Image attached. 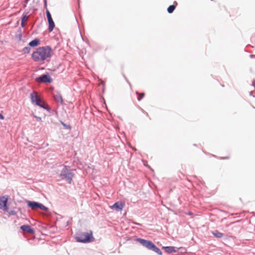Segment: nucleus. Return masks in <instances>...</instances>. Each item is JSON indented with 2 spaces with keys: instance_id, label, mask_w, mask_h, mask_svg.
Returning <instances> with one entry per match:
<instances>
[{
  "instance_id": "f257e3e1",
  "label": "nucleus",
  "mask_w": 255,
  "mask_h": 255,
  "mask_svg": "<svg viewBox=\"0 0 255 255\" xmlns=\"http://www.w3.org/2000/svg\"><path fill=\"white\" fill-rule=\"evenodd\" d=\"M51 48L49 46L39 47L34 51L31 55L32 60L36 62H43L51 56Z\"/></svg>"
},
{
  "instance_id": "f03ea898",
  "label": "nucleus",
  "mask_w": 255,
  "mask_h": 255,
  "mask_svg": "<svg viewBox=\"0 0 255 255\" xmlns=\"http://www.w3.org/2000/svg\"><path fill=\"white\" fill-rule=\"evenodd\" d=\"M136 241L147 249L152 251L159 255H162V252L151 241L141 238H137Z\"/></svg>"
},
{
  "instance_id": "7ed1b4c3",
  "label": "nucleus",
  "mask_w": 255,
  "mask_h": 255,
  "mask_svg": "<svg viewBox=\"0 0 255 255\" xmlns=\"http://www.w3.org/2000/svg\"><path fill=\"white\" fill-rule=\"evenodd\" d=\"M75 239L77 242L83 243H91L94 241L92 231L89 233L82 232L77 234Z\"/></svg>"
},
{
  "instance_id": "20e7f679",
  "label": "nucleus",
  "mask_w": 255,
  "mask_h": 255,
  "mask_svg": "<svg viewBox=\"0 0 255 255\" xmlns=\"http://www.w3.org/2000/svg\"><path fill=\"white\" fill-rule=\"evenodd\" d=\"M61 171L59 177L62 180H66L69 184H71L72 181V178L74 176V173L72 170L68 169L66 165H61Z\"/></svg>"
},
{
  "instance_id": "39448f33",
  "label": "nucleus",
  "mask_w": 255,
  "mask_h": 255,
  "mask_svg": "<svg viewBox=\"0 0 255 255\" xmlns=\"http://www.w3.org/2000/svg\"><path fill=\"white\" fill-rule=\"evenodd\" d=\"M30 99L32 103H34L39 107L49 111V108L48 106L37 96L36 92H33L30 94Z\"/></svg>"
},
{
  "instance_id": "423d86ee",
  "label": "nucleus",
  "mask_w": 255,
  "mask_h": 255,
  "mask_svg": "<svg viewBox=\"0 0 255 255\" xmlns=\"http://www.w3.org/2000/svg\"><path fill=\"white\" fill-rule=\"evenodd\" d=\"M27 206L32 210L40 209L45 211H47L48 210V208L42 204L34 201H28Z\"/></svg>"
},
{
  "instance_id": "0eeeda50",
  "label": "nucleus",
  "mask_w": 255,
  "mask_h": 255,
  "mask_svg": "<svg viewBox=\"0 0 255 255\" xmlns=\"http://www.w3.org/2000/svg\"><path fill=\"white\" fill-rule=\"evenodd\" d=\"M35 80L38 83H50L52 82V79L48 74H43L37 77Z\"/></svg>"
},
{
  "instance_id": "6e6552de",
  "label": "nucleus",
  "mask_w": 255,
  "mask_h": 255,
  "mask_svg": "<svg viewBox=\"0 0 255 255\" xmlns=\"http://www.w3.org/2000/svg\"><path fill=\"white\" fill-rule=\"evenodd\" d=\"M7 201V197L5 196L0 197V209H2L4 211H8Z\"/></svg>"
},
{
  "instance_id": "1a4fd4ad",
  "label": "nucleus",
  "mask_w": 255,
  "mask_h": 255,
  "mask_svg": "<svg viewBox=\"0 0 255 255\" xmlns=\"http://www.w3.org/2000/svg\"><path fill=\"white\" fill-rule=\"evenodd\" d=\"M162 249L164 250V251L168 254H170L172 253H176L177 252L178 249L175 247L172 246H167V247H163Z\"/></svg>"
},
{
  "instance_id": "9d476101",
  "label": "nucleus",
  "mask_w": 255,
  "mask_h": 255,
  "mask_svg": "<svg viewBox=\"0 0 255 255\" xmlns=\"http://www.w3.org/2000/svg\"><path fill=\"white\" fill-rule=\"evenodd\" d=\"M124 206V204L122 202H117L111 207L112 209H115L117 211H122Z\"/></svg>"
},
{
  "instance_id": "9b49d317",
  "label": "nucleus",
  "mask_w": 255,
  "mask_h": 255,
  "mask_svg": "<svg viewBox=\"0 0 255 255\" xmlns=\"http://www.w3.org/2000/svg\"><path fill=\"white\" fill-rule=\"evenodd\" d=\"M20 229L22 230L23 232L30 233L33 234L34 233V231L33 229L31 228V227L27 225H23L20 227Z\"/></svg>"
},
{
  "instance_id": "f8f14e48",
  "label": "nucleus",
  "mask_w": 255,
  "mask_h": 255,
  "mask_svg": "<svg viewBox=\"0 0 255 255\" xmlns=\"http://www.w3.org/2000/svg\"><path fill=\"white\" fill-rule=\"evenodd\" d=\"M40 43V40L38 38H35L28 43V46L31 47H34L39 45Z\"/></svg>"
},
{
  "instance_id": "ddd939ff",
  "label": "nucleus",
  "mask_w": 255,
  "mask_h": 255,
  "mask_svg": "<svg viewBox=\"0 0 255 255\" xmlns=\"http://www.w3.org/2000/svg\"><path fill=\"white\" fill-rule=\"evenodd\" d=\"M53 98H54V100L56 102H59L61 104H63V99H62V97L61 95L60 94L57 93V94H54L53 95Z\"/></svg>"
},
{
  "instance_id": "4468645a",
  "label": "nucleus",
  "mask_w": 255,
  "mask_h": 255,
  "mask_svg": "<svg viewBox=\"0 0 255 255\" xmlns=\"http://www.w3.org/2000/svg\"><path fill=\"white\" fill-rule=\"evenodd\" d=\"M48 30L49 32H51L53 30V29L55 27L54 22L53 20V19L48 20Z\"/></svg>"
},
{
  "instance_id": "2eb2a0df",
  "label": "nucleus",
  "mask_w": 255,
  "mask_h": 255,
  "mask_svg": "<svg viewBox=\"0 0 255 255\" xmlns=\"http://www.w3.org/2000/svg\"><path fill=\"white\" fill-rule=\"evenodd\" d=\"M212 234L217 238H221L224 236V234L218 230H215L212 232Z\"/></svg>"
},
{
  "instance_id": "dca6fc26",
  "label": "nucleus",
  "mask_w": 255,
  "mask_h": 255,
  "mask_svg": "<svg viewBox=\"0 0 255 255\" xmlns=\"http://www.w3.org/2000/svg\"><path fill=\"white\" fill-rule=\"evenodd\" d=\"M176 5L172 4L169 6L167 8V11L169 13H171L173 12L174 9H175Z\"/></svg>"
},
{
  "instance_id": "f3484780",
  "label": "nucleus",
  "mask_w": 255,
  "mask_h": 255,
  "mask_svg": "<svg viewBox=\"0 0 255 255\" xmlns=\"http://www.w3.org/2000/svg\"><path fill=\"white\" fill-rule=\"evenodd\" d=\"M31 47H29V46H26L25 47H24L22 50V51L24 53H29L30 52V51L31 50V48H30Z\"/></svg>"
},
{
  "instance_id": "a211bd4d",
  "label": "nucleus",
  "mask_w": 255,
  "mask_h": 255,
  "mask_svg": "<svg viewBox=\"0 0 255 255\" xmlns=\"http://www.w3.org/2000/svg\"><path fill=\"white\" fill-rule=\"evenodd\" d=\"M136 94L138 96V97L137 98V100L139 101H140L144 96V93H142L141 94H140L137 91H136Z\"/></svg>"
},
{
  "instance_id": "6ab92c4d",
  "label": "nucleus",
  "mask_w": 255,
  "mask_h": 255,
  "mask_svg": "<svg viewBox=\"0 0 255 255\" xmlns=\"http://www.w3.org/2000/svg\"><path fill=\"white\" fill-rule=\"evenodd\" d=\"M60 123L61 124V125L66 128V129H71V127L69 125H67L65 123H64L62 121H60Z\"/></svg>"
},
{
  "instance_id": "aec40b11",
  "label": "nucleus",
  "mask_w": 255,
  "mask_h": 255,
  "mask_svg": "<svg viewBox=\"0 0 255 255\" xmlns=\"http://www.w3.org/2000/svg\"><path fill=\"white\" fill-rule=\"evenodd\" d=\"M46 13L47 20L52 19L51 15L50 14V12H49V11L48 9L46 10Z\"/></svg>"
},
{
  "instance_id": "412c9836",
  "label": "nucleus",
  "mask_w": 255,
  "mask_h": 255,
  "mask_svg": "<svg viewBox=\"0 0 255 255\" xmlns=\"http://www.w3.org/2000/svg\"><path fill=\"white\" fill-rule=\"evenodd\" d=\"M7 212H8V213L11 215H15L16 214V212L14 210H10V211L8 210V211H7Z\"/></svg>"
},
{
  "instance_id": "4be33fe9",
  "label": "nucleus",
  "mask_w": 255,
  "mask_h": 255,
  "mask_svg": "<svg viewBox=\"0 0 255 255\" xmlns=\"http://www.w3.org/2000/svg\"><path fill=\"white\" fill-rule=\"evenodd\" d=\"M22 33L20 32L19 34H18L17 36V38L19 41H21L22 39Z\"/></svg>"
},
{
  "instance_id": "5701e85b",
  "label": "nucleus",
  "mask_w": 255,
  "mask_h": 255,
  "mask_svg": "<svg viewBox=\"0 0 255 255\" xmlns=\"http://www.w3.org/2000/svg\"><path fill=\"white\" fill-rule=\"evenodd\" d=\"M28 18V16L26 15H23L21 18V21L24 22Z\"/></svg>"
},
{
  "instance_id": "b1692460",
  "label": "nucleus",
  "mask_w": 255,
  "mask_h": 255,
  "mask_svg": "<svg viewBox=\"0 0 255 255\" xmlns=\"http://www.w3.org/2000/svg\"><path fill=\"white\" fill-rule=\"evenodd\" d=\"M21 26L22 27H24L25 26V23L23 21H21Z\"/></svg>"
},
{
  "instance_id": "393cba45",
  "label": "nucleus",
  "mask_w": 255,
  "mask_h": 255,
  "mask_svg": "<svg viewBox=\"0 0 255 255\" xmlns=\"http://www.w3.org/2000/svg\"><path fill=\"white\" fill-rule=\"evenodd\" d=\"M0 119L3 120L4 119V116L0 113Z\"/></svg>"
},
{
  "instance_id": "a878e982",
  "label": "nucleus",
  "mask_w": 255,
  "mask_h": 255,
  "mask_svg": "<svg viewBox=\"0 0 255 255\" xmlns=\"http://www.w3.org/2000/svg\"><path fill=\"white\" fill-rule=\"evenodd\" d=\"M44 6L46 8L47 7V1H46V0H44Z\"/></svg>"
},
{
  "instance_id": "bb28decb",
  "label": "nucleus",
  "mask_w": 255,
  "mask_h": 255,
  "mask_svg": "<svg viewBox=\"0 0 255 255\" xmlns=\"http://www.w3.org/2000/svg\"><path fill=\"white\" fill-rule=\"evenodd\" d=\"M35 118H36V119L38 121H41V118L40 117L35 116Z\"/></svg>"
},
{
  "instance_id": "cd10ccee",
  "label": "nucleus",
  "mask_w": 255,
  "mask_h": 255,
  "mask_svg": "<svg viewBox=\"0 0 255 255\" xmlns=\"http://www.w3.org/2000/svg\"><path fill=\"white\" fill-rule=\"evenodd\" d=\"M250 57H251V58H254V57H255V55H250Z\"/></svg>"
},
{
  "instance_id": "c85d7f7f",
  "label": "nucleus",
  "mask_w": 255,
  "mask_h": 255,
  "mask_svg": "<svg viewBox=\"0 0 255 255\" xmlns=\"http://www.w3.org/2000/svg\"><path fill=\"white\" fill-rule=\"evenodd\" d=\"M253 85L254 86V87L255 88V81H254V82L253 83Z\"/></svg>"
},
{
  "instance_id": "c756f323",
  "label": "nucleus",
  "mask_w": 255,
  "mask_h": 255,
  "mask_svg": "<svg viewBox=\"0 0 255 255\" xmlns=\"http://www.w3.org/2000/svg\"><path fill=\"white\" fill-rule=\"evenodd\" d=\"M228 157H222V159H228Z\"/></svg>"
},
{
  "instance_id": "7c9ffc66",
  "label": "nucleus",
  "mask_w": 255,
  "mask_h": 255,
  "mask_svg": "<svg viewBox=\"0 0 255 255\" xmlns=\"http://www.w3.org/2000/svg\"><path fill=\"white\" fill-rule=\"evenodd\" d=\"M250 95H252V94H253V91L250 92Z\"/></svg>"
},
{
  "instance_id": "2f4dec72",
  "label": "nucleus",
  "mask_w": 255,
  "mask_h": 255,
  "mask_svg": "<svg viewBox=\"0 0 255 255\" xmlns=\"http://www.w3.org/2000/svg\"><path fill=\"white\" fill-rule=\"evenodd\" d=\"M127 82L130 85V83H129V81H128L127 80H126Z\"/></svg>"
},
{
  "instance_id": "473e14b6",
  "label": "nucleus",
  "mask_w": 255,
  "mask_h": 255,
  "mask_svg": "<svg viewBox=\"0 0 255 255\" xmlns=\"http://www.w3.org/2000/svg\"><path fill=\"white\" fill-rule=\"evenodd\" d=\"M174 3H176V5L177 4V2L175 1Z\"/></svg>"
}]
</instances>
